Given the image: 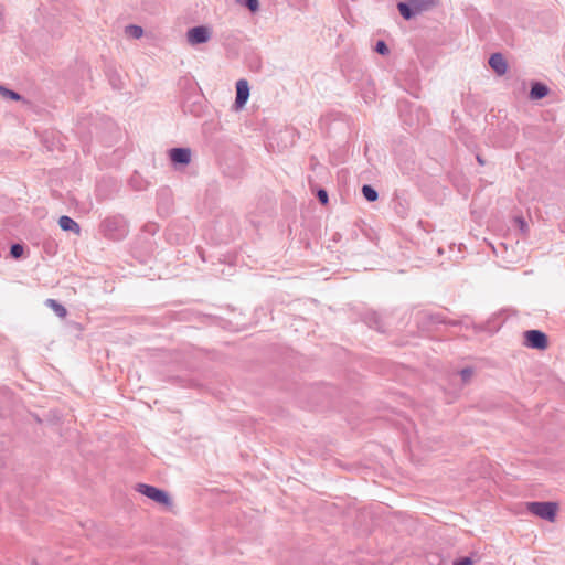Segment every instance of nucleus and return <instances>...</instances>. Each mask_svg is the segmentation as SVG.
I'll list each match as a JSON object with an SVG mask.
<instances>
[{"label": "nucleus", "instance_id": "13", "mask_svg": "<svg viewBox=\"0 0 565 565\" xmlns=\"http://www.w3.org/2000/svg\"><path fill=\"white\" fill-rule=\"evenodd\" d=\"M45 305L51 308L56 316H58L60 318H65L66 315H67V310L65 309L64 306H62L61 303H58L56 300L54 299H47L45 301Z\"/></svg>", "mask_w": 565, "mask_h": 565}, {"label": "nucleus", "instance_id": "22", "mask_svg": "<svg viewBox=\"0 0 565 565\" xmlns=\"http://www.w3.org/2000/svg\"><path fill=\"white\" fill-rule=\"evenodd\" d=\"M246 6L253 12L257 11L259 8L258 0H246Z\"/></svg>", "mask_w": 565, "mask_h": 565}, {"label": "nucleus", "instance_id": "1", "mask_svg": "<svg viewBox=\"0 0 565 565\" xmlns=\"http://www.w3.org/2000/svg\"><path fill=\"white\" fill-rule=\"evenodd\" d=\"M439 0H406L397 3V9L402 18L409 21L417 15L433 10L437 7Z\"/></svg>", "mask_w": 565, "mask_h": 565}, {"label": "nucleus", "instance_id": "8", "mask_svg": "<svg viewBox=\"0 0 565 565\" xmlns=\"http://www.w3.org/2000/svg\"><path fill=\"white\" fill-rule=\"evenodd\" d=\"M489 65L500 76L504 75L508 71V63L501 53L491 54Z\"/></svg>", "mask_w": 565, "mask_h": 565}, {"label": "nucleus", "instance_id": "11", "mask_svg": "<svg viewBox=\"0 0 565 565\" xmlns=\"http://www.w3.org/2000/svg\"><path fill=\"white\" fill-rule=\"evenodd\" d=\"M58 225L63 231H70L76 235L81 234L79 225L70 216L63 215L58 218Z\"/></svg>", "mask_w": 565, "mask_h": 565}, {"label": "nucleus", "instance_id": "23", "mask_svg": "<svg viewBox=\"0 0 565 565\" xmlns=\"http://www.w3.org/2000/svg\"><path fill=\"white\" fill-rule=\"evenodd\" d=\"M518 222H519V224H520V228H521V231H522V232H525V231L527 230V224H526V222H525L523 218H521V217H519V218H518Z\"/></svg>", "mask_w": 565, "mask_h": 565}, {"label": "nucleus", "instance_id": "7", "mask_svg": "<svg viewBox=\"0 0 565 565\" xmlns=\"http://www.w3.org/2000/svg\"><path fill=\"white\" fill-rule=\"evenodd\" d=\"M249 97V86L246 79H239L236 83V99H235V108L237 110L242 109Z\"/></svg>", "mask_w": 565, "mask_h": 565}, {"label": "nucleus", "instance_id": "6", "mask_svg": "<svg viewBox=\"0 0 565 565\" xmlns=\"http://www.w3.org/2000/svg\"><path fill=\"white\" fill-rule=\"evenodd\" d=\"M420 319H422V322L426 323L427 326H435V324L458 326L460 323L457 320H446V318L441 313H433V312H428V311L420 312Z\"/></svg>", "mask_w": 565, "mask_h": 565}, {"label": "nucleus", "instance_id": "17", "mask_svg": "<svg viewBox=\"0 0 565 565\" xmlns=\"http://www.w3.org/2000/svg\"><path fill=\"white\" fill-rule=\"evenodd\" d=\"M23 250L24 249H23L22 245L14 244V245L11 246L10 253H11L12 257L20 258L22 256V254H23Z\"/></svg>", "mask_w": 565, "mask_h": 565}, {"label": "nucleus", "instance_id": "16", "mask_svg": "<svg viewBox=\"0 0 565 565\" xmlns=\"http://www.w3.org/2000/svg\"><path fill=\"white\" fill-rule=\"evenodd\" d=\"M473 375V369L468 366L460 371V376L463 383H468Z\"/></svg>", "mask_w": 565, "mask_h": 565}, {"label": "nucleus", "instance_id": "10", "mask_svg": "<svg viewBox=\"0 0 565 565\" xmlns=\"http://www.w3.org/2000/svg\"><path fill=\"white\" fill-rule=\"evenodd\" d=\"M170 159L174 163L188 164L191 160V152L189 149L174 148L170 151Z\"/></svg>", "mask_w": 565, "mask_h": 565}, {"label": "nucleus", "instance_id": "19", "mask_svg": "<svg viewBox=\"0 0 565 565\" xmlns=\"http://www.w3.org/2000/svg\"><path fill=\"white\" fill-rule=\"evenodd\" d=\"M0 92L2 93L3 96L6 97H9L13 100H19L20 99V95L17 94L15 92H12V90H9V89H6V88H0Z\"/></svg>", "mask_w": 565, "mask_h": 565}, {"label": "nucleus", "instance_id": "3", "mask_svg": "<svg viewBox=\"0 0 565 565\" xmlns=\"http://www.w3.org/2000/svg\"><path fill=\"white\" fill-rule=\"evenodd\" d=\"M136 490L139 493L146 495L147 498H149L150 500L154 501L158 504H161L164 507H169L171 504V499H170L169 494L166 491L160 490L153 486H149L146 483H138L136 486Z\"/></svg>", "mask_w": 565, "mask_h": 565}, {"label": "nucleus", "instance_id": "4", "mask_svg": "<svg viewBox=\"0 0 565 565\" xmlns=\"http://www.w3.org/2000/svg\"><path fill=\"white\" fill-rule=\"evenodd\" d=\"M524 344L531 349L545 350L548 345L547 335L541 330H527L524 332Z\"/></svg>", "mask_w": 565, "mask_h": 565}, {"label": "nucleus", "instance_id": "14", "mask_svg": "<svg viewBox=\"0 0 565 565\" xmlns=\"http://www.w3.org/2000/svg\"><path fill=\"white\" fill-rule=\"evenodd\" d=\"M361 191L367 202H375L379 199L377 191L370 184H364Z\"/></svg>", "mask_w": 565, "mask_h": 565}, {"label": "nucleus", "instance_id": "5", "mask_svg": "<svg viewBox=\"0 0 565 565\" xmlns=\"http://www.w3.org/2000/svg\"><path fill=\"white\" fill-rule=\"evenodd\" d=\"M186 39L191 45L206 43L211 39V30L203 25L192 28L188 31Z\"/></svg>", "mask_w": 565, "mask_h": 565}, {"label": "nucleus", "instance_id": "18", "mask_svg": "<svg viewBox=\"0 0 565 565\" xmlns=\"http://www.w3.org/2000/svg\"><path fill=\"white\" fill-rule=\"evenodd\" d=\"M127 32L134 38H140L142 35V29L137 25H130L127 28Z\"/></svg>", "mask_w": 565, "mask_h": 565}, {"label": "nucleus", "instance_id": "20", "mask_svg": "<svg viewBox=\"0 0 565 565\" xmlns=\"http://www.w3.org/2000/svg\"><path fill=\"white\" fill-rule=\"evenodd\" d=\"M319 201H320V204H327L328 201H329V196H328V192L327 190L320 188L319 190Z\"/></svg>", "mask_w": 565, "mask_h": 565}, {"label": "nucleus", "instance_id": "24", "mask_svg": "<svg viewBox=\"0 0 565 565\" xmlns=\"http://www.w3.org/2000/svg\"><path fill=\"white\" fill-rule=\"evenodd\" d=\"M340 237H341V235H340L339 233H335V234L333 235V241H335V242H337L338 239H340Z\"/></svg>", "mask_w": 565, "mask_h": 565}, {"label": "nucleus", "instance_id": "15", "mask_svg": "<svg viewBox=\"0 0 565 565\" xmlns=\"http://www.w3.org/2000/svg\"><path fill=\"white\" fill-rule=\"evenodd\" d=\"M374 50L380 55H387L390 53L388 46L383 40L376 42Z\"/></svg>", "mask_w": 565, "mask_h": 565}, {"label": "nucleus", "instance_id": "12", "mask_svg": "<svg viewBox=\"0 0 565 565\" xmlns=\"http://www.w3.org/2000/svg\"><path fill=\"white\" fill-rule=\"evenodd\" d=\"M363 321L373 329L379 330L380 332H383L382 324L380 322L379 316L374 311H367L363 316Z\"/></svg>", "mask_w": 565, "mask_h": 565}, {"label": "nucleus", "instance_id": "25", "mask_svg": "<svg viewBox=\"0 0 565 565\" xmlns=\"http://www.w3.org/2000/svg\"><path fill=\"white\" fill-rule=\"evenodd\" d=\"M477 160L479 163L483 164V160L479 156L477 157Z\"/></svg>", "mask_w": 565, "mask_h": 565}, {"label": "nucleus", "instance_id": "9", "mask_svg": "<svg viewBox=\"0 0 565 565\" xmlns=\"http://www.w3.org/2000/svg\"><path fill=\"white\" fill-rule=\"evenodd\" d=\"M548 92L550 89L545 84L541 82H533L531 84L529 97L532 100H539L546 97L548 95Z\"/></svg>", "mask_w": 565, "mask_h": 565}, {"label": "nucleus", "instance_id": "2", "mask_svg": "<svg viewBox=\"0 0 565 565\" xmlns=\"http://www.w3.org/2000/svg\"><path fill=\"white\" fill-rule=\"evenodd\" d=\"M557 509V503L552 501H534L527 503V510L532 514L550 522L555 520Z\"/></svg>", "mask_w": 565, "mask_h": 565}, {"label": "nucleus", "instance_id": "21", "mask_svg": "<svg viewBox=\"0 0 565 565\" xmlns=\"http://www.w3.org/2000/svg\"><path fill=\"white\" fill-rule=\"evenodd\" d=\"M452 565H472V559L468 556L456 559Z\"/></svg>", "mask_w": 565, "mask_h": 565}]
</instances>
